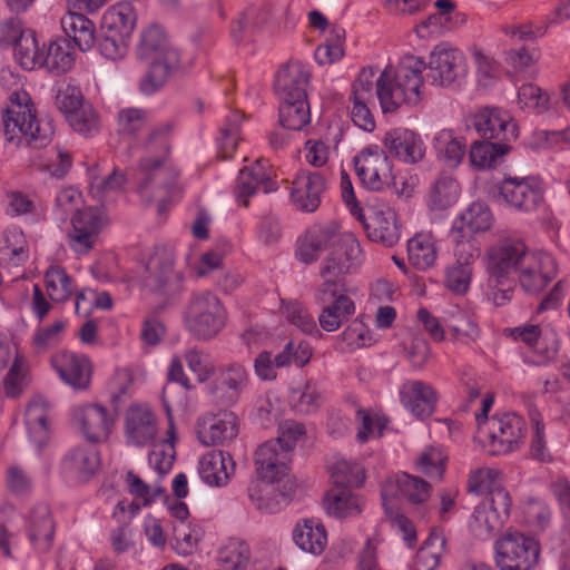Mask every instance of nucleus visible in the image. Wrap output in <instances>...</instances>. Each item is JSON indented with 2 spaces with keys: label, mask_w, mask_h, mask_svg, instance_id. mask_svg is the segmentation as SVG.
<instances>
[{
  "label": "nucleus",
  "mask_w": 570,
  "mask_h": 570,
  "mask_svg": "<svg viewBox=\"0 0 570 570\" xmlns=\"http://www.w3.org/2000/svg\"><path fill=\"white\" fill-rule=\"evenodd\" d=\"M326 469L332 489L360 488L365 481L364 468L357 461L338 454L328 459Z\"/></svg>",
  "instance_id": "ea45409f"
},
{
  "label": "nucleus",
  "mask_w": 570,
  "mask_h": 570,
  "mask_svg": "<svg viewBox=\"0 0 570 570\" xmlns=\"http://www.w3.org/2000/svg\"><path fill=\"white\" fill-rule=\"evenodd\" d=\"M344 29L341 27H332L330 35L325 38V42L320 45L314 52L316 62L325 66L338 61L344 55Z\"/></svg>",
  "instance_id": "774afa93"
},
{
  "label": "nucleus",
  "mask_w": 570,
  "mask_h": 570,
  "mask_svg": "<svg viewBox=\"0 0 570 570\" xmlns=\"http://www.w3.org/2000/svg\"><path fill=\"white\" fill-rule=\"evenodd\" d=\"M381 495L383 508L389 511V503H395L400 498L411 503L426 501L431 495V485L417 476L401 472L384 481Z\"/></svg>",
  "instance_id": "a878e982"
},
{
  "label": "nucleus",
  "mask_w": 570,
  "mask_h": 570,
  "mask_svg": "<svg viewBox=\"0 0 570 570\" xmlns=\"http://www.w3.org/2000/svg\"><path fill=\"white\" fill-rule=\"evenodd\" d=\"M72 422L87 441L102 443L111 435L116 419L105 405L89 402L72 409Z\"/></svg>",
  "instance_id": "a211bd4d"
},
{
  "label": "nucleus",
  "mask_w": 570,
  "mask_h": 570,
  "mask_svg": "<svg viewBox=\"0 0 570 570\" xmlns=\"http://www.w3.org/2000/svg\"><path fill=\"white\" fill-rule=\"evenodd\" d=\"M399 394L402 405L416 417H428L435 410L438 394L429 383L406 381L400 387Z\"/></svg>",
  "instance_id": "c9c22d12"
},
{
  "label": "nucleus",
  "mask_w": 570,
  "mask_h": 570,
  "mask_svg": "<svg viewBox=\"0 0 570 570\" xmlns=\"http://www.w3.org/2000/svg\"><path fill=\"white\" fill-rule=\"evenodd\" d=\"M173 130L174 122L167 120L148 132L135 173L137 193L146 202H159V210L164 209L167 200L180 199L185 189L177 180L178 171L168 166Z\"/></svg>",
  "instance_id": "f257e3e1"
},
{
  "label": "nucleus",
  "mask_w": 570,
  "mask_h": 570,
  "mask_svg": "<svg viewBox=\"0 0 570 570\" xmlns=\"http://www.w3.org/2000/svg\"><path fill=\"white\" fill-rule=\"evenodd\" d=\"M525 436V422L515 413H503L491 417L478 416L476 442L493 455L517 451Z\"/></svg>",
  "instance_id": "423d86ee"
},
{
  "label": "nucleus",
  "mask_w": 570,
  "mask_h": 570,
  "mask_svg": "<svg viewBox=\"0 0 570 570\" xmlns=\"http://www.w3.org/2000/svg\"><path fill=\"white\" fill-rule=\"evenodd\" d=\"M446 451L439 445L426 446L416 458V470L431 479L441 480L448 462Z\"/></svg>",
  "instance_id": "680f3d73"
},
{
  "label": "nucleus",
  "mask_w": 570,
  "mask_h": 570,
  "mask_svg": "<svg viewBox=\"0 0 570 570\" xmlns=\"http://www.w3.org/2000/svg\"><path fill=\"white\" fill-rule=\"evenodd\" d=\"M325 512L335 519H352L358 517L365 507L360 494L347 489H331L323 499Z\"/></svg>",
  "instance_id": "79ce46f5"
},
{
  "label": "nucleus",
  "mask_w": 570,
  "mask_h": 570,
  "mask_svg": "<svg viewBox=\"0 0 570 570\" xmlns=\"http://www.w3.org/2000/svg\"><path fill=\"white\" fill-rule=\"evenodd\" d=\"M331 244L333 248L322 264L321 277L345 282L344 276L360 268L365 256L357 237L351 232L341 233L336 222L311 226L297 240L296 257L304 264H311Z\"/></svg>",
  "instance_id": "f03ea898"
},
{
  "label": "nucleus",
  "mask_w": 570,
  "mask_h": 570,
  "mask_svg": "<svg viewBox=\"0 0 570 570\" xmlns=\"http://www.w3.org/2000/svg\"><path fill=\"white\" fill-rule=\"evenodd\" d=\"M507 142L474 141L469 151L471 165L478 169H490L499 166L510 151V146Z\"/></svg>",
  "instance_id": "864d4df0"
},
{
  "label": "nucleus",
  "mask_w": 570,
  "mask_h": 570,
  "mask_svg": "<svg viewBox=\"0 0 570 570\" xmlns=\"http://www.w3.org/2000/svg\"><path fill=\"white\" fill-rule=\"evenodd\" d=\"M204 537L203 528L197 523H174L171 549L179 557L195 553Z\"/></svg>",
  "instance_id": "4d7b16f0"
},
{
  "label": "nucleus",
  "mask_w": 570,
  "mask_h": 570,
  "mask_svg": "<svg viewBox=\"0 0 570 570\" xmlns=\"http://www.w3.org/2000/svg\"><path fill=\"white\" fill-rule=\"evenodd\" d=\"M236 471V463L228 452L210 451L204 454L198 462L200 480L212 488L226 487Z\"/></svg>",
  "instance_id": "2f4dec72"
},
{
  "label": "nucleus",
  "mask_w": 570,
  "mask_h": 570,
  "mask_svg": "<svg viewBox=\"0 0 570 570\" xmlns=\"http://www.w3.org/2000/svg\"><path fill=\"white\" fill-rule=\"evenodd\" d=\"M262 188L265 193L277 189V184L269 176L267 164L257 160L248 168L239 170L234 189L235 199L239 205L247 206L248 198Z\"/></svg>",
  "instance_id": "72a5a7b5"
},
{
  "label": "nucleus",
  "mask_w": 570,
  "mask_h": 570,
  "mask_svg": "<svg viewBox=\"0 0 570 570\" xmlns=\"http://www.w3.org/2000/svg\"><path fill=\"white\" fill-rule=\"evenodd\" d=\"M493 224L494 216L490 207L482 202H474L454 217L451 228L456 234L476 236L489 232Z\"/></svg>",
  "instance_id": "58836bf2"
},
{
  "label": "nucleus",
  "mask_w": 570,
  "mask_h": 570,
  "mask_svg": "<svg viewBox=\"0 0 570 570\" xmlns=\"http://www.w3.org/2000/svg\"><path fill=\"white\" fill-rule=\"evenodd\" d=\"M279 109V121L291 130H302L311 121L309 106L306 99H284Z\"/></svg>",
  "instance_id": "e2e57ef3"
},
{
  "label": "nucleus",
  "mask_w": 570,
  "mask_h": 570,
  "mask_svg": "<svg viewBox=\"0 0 570 570\" xmlns=\"http://www.w3.org/2000/svg\"><path fill=\"white\" fill-rule=\"evenodd\" d=\"M325 188V179L322 175L307 170L301 171L292 183L291 199L299 210L313 213L318 208Z\"/></svg>",
  "instance_id": "473e14b6"
},
{
  "label": "nucleus",
  "mask_w": 570,
  "mask_h": 570,
  "mask_svg": "<svg viewBox=\"0 0 570 570\" xmlns=\"http://www.w3.org/2000/svg\"><path fill=\"white\" fill-rule=\"evenodd\" d=\"M518 107L529 114L543 115L552 108L550 95L533 83H524L518 89Z\"/></svg>",
  "instance_id": "052dcab7"
},
{
  "label": "nucleus",
  "mask_w": 570,
  "mask_h": 570,
  "mask_svg": "<svg viewBox=\"0 0 570 570\" xmlns=\"http://www.w3.org/2000/svg\"><path fill=\"white\" fill-rule=\"evenodd\" d=\"M461 194L459 183L451 176H441L431 186L426 205L433 213H441L454 206Z\"/></svg>",
  "instance_id": "8fccbe9b"
},
{
  "label": "nucleus",
  "mask_w": 570,
  "mask_h": 570,
  "mask_svg": "<svg viewBox=\"0 0 570 570\" xmlns=\"http://www.w3.org/2000/svg\"><path fill=\"white\" fill-rule=\"evenodd\" d=\"M135 53L148 67L140 85L145 94L156 91L180 67L178 50L171 46L167 32L158 23H150L141 29Z\"/></svg>",
  "instance_id": "39448f33"
},
{
  "label": "nucleus",
  "mask_w": 570,
  "mask_h": 570,
  "mask_svg": "<svg viewBox=\"0 0 570 570\" xmlns=\"http://www.w3.org/2000/svg\"><path fill=\"white\" fill-rule=\"evenodd\" d=\"M499 197L511 208L533 213L544 203L546 184L537 176L510 177L498 185Z\"/></svg>",
  "instance_id": "dca6fc26"
},
{
  "label": "nucleus",
  "mask_w": 570,
  "mask_h": 570,
  "mask_svg": "<svg viewBox=\"0 0 570 570\" xmlns=\"http://www.w3.org/2000/svg\"><path fill=\"white\" fill-rule=\"evenodd\" d=\"M68 12L61 19V26L68 37L72 38L80 50L91 49L96 41L95 24L85 14Z\"/></svg>",
  "instance_id": "603ef678"
},
{
  "label": "nucleus",
  "mask_w": 570,
  "mask_h": 570,
  "mask_svg": "<svg viewBox=\"0 0 570 570\" xmlns=\"http://www.w3.org/2000/svg\"><path fill=\"white\" fill-rule=\"evenodd\" d=\"M30 381L27 356L11 337L0 335V392L9 397L19 396Z\"/></svg>",
  "instance_id": "4468645a"
},
{
  "label": "nucleus",
  "mask_w": 570,
  "mask_h": 570,
  "mask_svg": "<svg viewBox=\"0 0 570 570\" xmlns=\"http://www.w3.org/2000/svg\"><path fill=\"white\" fill-rule=\"evenodd\" d=\"M183 320L191 336L198 341H210L225 328L228 314L216 294L200 292L191 296Z\"/></svg>",
  "instance_id": "6e6552de"
},
{
  "label": "nucleus",
  "mask_w": 570,
  "mask_h": 570,
  "mask_svg": "<svg viewBox=\"0 0 570 570\" xmlns=\"http://www.w3.org/2000/svg\"><path fill=\"white\" fill-rule=\"evenodd\" d=\"M407 259L419 271H426L438 259V245L431 232L422 230L407 240Z\"/></svg>",
  "instance_id": "a18cd8bd"
},
{
  "label": "nucleus",
  "mask_w": 570,
  "mask_h": 570,
  "mask_svg": "<svg viewBox=\"0 0 570 570\" xmlns=\"http://www.w3.org/2000/svg\"><path fill=\"white\" fill-rule=\"evenodd\" d=\"M4 131L8 140L24 136L31 140H48L53 134L50 121L38 120L33 104L26 90L9 95V104L3 115Z\"/></svg>",
  "instance_id": "9b49d317"
},
{
  "label": "nucleus",
  "mask_w": 570,
  "mask_h": 570,
  "mask_svg": "<svg viewBox=\"0 0 570 570\" xmlns=\"http://www.w3.org/2000/svg\"><path fill=\"white\" fill-rule=\"evenodd\" d=\"M469 491L475 494H485L484 500L497 502L498 493H509L502 485V475L499 471L482 468L471 473L469 479Z\"/></svg>",
  "instance_id": "bf43d9fd"
},
{
  "label": "nucleus",
  "mask_w": 570,
  "mask_h": 570,
  "mask_svg": "<svg viewBox=\"0 0 570 570\" xmlns=\"http://www.w3.org/2000/svg\"><path fill=\"white\" fill-rule=\"evenodd\" d=\"M136 26L137 12L130 2L119 1L110 6L101 19L104 31V38L99 43L101 55L112 61L125 58Z\"/></svg>",
  "instance_id": "0eeeda50"
},
{
  "label": "nucleus",
  "mask_w": 570,
  "mask_h": 570,
  "mask_svg": "<svg viewBox=\"0 0 570 570\" xmlns=\"http://www.w3.org/2000/svg\"><path fill=\"white\" fill-rule=\"evenodd\" d=\"M292 538L301 551L316 557L325 551L328 543L326 528L316 518L298 520L293 528Z\"/></svg>",
  "instance_id": "e433bc0d"
},
{
  "label": "nucleus",
  "mask_w": 570,
  "mask_h": 570,
  "mask_svg": "<svg viewBox=\"0 0 570 570\" xmlns=\"http://www.w3.org/2000/svg\"><path fill=\"white\" fill-rule=\"evenodd\" d=\"M511 507L512 500L509 493L499 492L497 502L483 500L471 515L470 531L475 538L489 539L508 520Z\"/></svg>",
  "instance_id": "412c9836"
},
{
  "label": "nucleus",
  "mask_w": 570,
  "mask_h": 570,
  "mask_svg": "<svg viewBox=\"0 0 570 570\" xmlns=\"http://www.w3.org/2000/svg\"><path fill=\"white\" fill-rule=\"evenodd\" d=\"M50 364L59 380L72 390L85 391L90 386L92 365L86 355L62 350L51 356Z\"/></svg>",
  "instance_id": "4be33fe9"
},
{
  "label": "nucleus",
  "mask_w": 570,
  "mask_h": 570,
  "mask_svg": "<svg viewBox=\"0 0 570 570\" xmlns=\"http://www.w3.org/2000/svg\"><path fill=\"white\" fill-rule=\"evenodd\" d=\"M147 276L144 278V285L150 289H158L176 277L174 272V261L170 255L156 254L153 256L146 267Z\"/></svg>",
  "instance_id": "0e129e2a"
},
{
  "label": "nucleus",
  "mask_w": 570,
  "mask_h": 570,
  "mask_svg": "<svg viewBox=\"0 0 570 570\" xmlns=\"http://www.w3.org/2000/svg\"><path fill=\"white\" fill-rule=\"evenodd\" d=\"M158 420L147 403H131L124 415V436L131 446L144 448L156 441Z\"/></svg>",
  "instance_id": "6ab92c4d"
},
{
  "label": "nucleus",
  "mask_w": 570,
  "mask_h": 570,
  "mask_svg": "<svg viewBox=\"0 0 570 570\" xmlns=\"http://www.w3.org/2000/svg\"><path fill=\"white\" fill-rule=\"evenodd\" d=\"M425 62L416 56L403 57L397 66H387L376 78V97L384 115L413 107L422 100Z\"/></svg>",
  "instance_id": "20e7f679"
},
{
  "label": "nucleus",
  "mask_w": 570,
  "mask_h": 570,
  "mask_svg": "<svg viewBox=\"0 0 570 570\" xmlns=\"http://www.w3.org/2000/svg\"><path fill=\"white\" fill-rule=\"evenodd\" d=\"M428 80L438 87H450L464 81L469 75L465 55L448 43H440L430 53Z\"/></svg>",
  "instance_id": "2eb2a0df"
},
{
  "label": "nucleus",
  "mask_w": 570,
  "mask_h": 570,
  "mask_svg": "<svg viewBox=\"0 0 570 570\" xmlns=\"http://www.w3.org/2000/svg\"><path fill=\"white\" fill-rule=\"evenodd\" d=\"M75 63V50L68 39L59 38L52 40L48 47L45 46V62L49 71L56 73L67 72Z\"/></svg>",
  "instance_id": "13d9d810"
},
{
  "label": "nucleus",
  "mask_w": 570,
  "mask_h": 570,
  "mask_svg": "<svg viewBox=\"0 0 570 570\" xmlns=\"http://www.w3.org/2000/svg\"><path fill=\"white\" fill-rule=\"evenodd\" d=\"M528 249V246L517 238H503L490 246L483 257L490 282L509 286L515 283Z\"/></svg>",
  "instance_id": "f8f14e48"
},
{
  "label": "nucleus",
  "mask_w": 570,
  "mask_h": 570,
  "mask_svg": "<svg viewBox=\"0 0 570 570\" xmlns=\"http://www.w3.org/2000/svg\"><path fill=\"white\" fill-rule=\"evenodd\" d=\"M47 416V400L39 395L32 397L24 410V424L30 442L37 448H42L49 439Z\"/></svg>",
  "instance_id": "c03bdc74"
},
{
  "label": "nucleus",
  "mask_w": 570,
  "mask_h": 570,
  "mask_svg": "<svg viewBox=\"0 0 570 570\" xmlns=\"http://www.w3.org/2000/svg\"><path fill=\"white\" fill-rule=\"evenodd\" d=\"M558 264L556 258L546 250L528 249L521 267L519 269L517 282L529 293H538L557 276Z\"/></svg>",
  "instance_id": "aec40b11"
},
{
  "label": "nucleus",
  "mask_w": 570,
  "mask_h": 570,
  "mask_svg": "<svg viewBox=\"0 0 570 570\" xmlns=\"http://www.w3.org/2000/svg\"><path fill=\"white\" fill-rule=\"evenodd\" d=\"M309 67L301 61H291L276 73L275 90L282 100L306 99Z\"/></svg>",
  "instance_id": "f704fd0d"
},
{
  "label": "nucleus",
  "mask_w": 570,
  "mask_h": 570,
  "mask_svg": "<svg viewBox=\"0 0 570 570\" xmlns=\"http://www.w3.org/2000/svg\"><path fill=\"white\" fill-rule=\"evenodd\" d=\"M55 534V522L51 517L50 508L47 504L37 505L29 521V538L36 549L46 551Z\"/></svg>",
  "instance_id": "09e8293b"
},
{
  "label": "nucleus",
  "mask_w": 570,
  "mask_h": 570,
  "mask_svg": "<svg viewBox=\"0 0 570 570\" xmlns=\"http://www.w3.org/2000/svg\"><path fill=\"white\" fill-rule=\"evenodd\" d=\"M56 212L60 218L70 219L67 240L78 255H87L99 243L100 234L108 224L101 206L89 205L76 187L62 188L56 197Z\"/></svg>",
  "instance_id": "7ed1b4c3"
},
{
  "label": "nucleus",
  "mask_w": 570,
  "mask_h": 570,
  "mask_svg": "<svg viewBox=\"0 0 570 570\" xmlns=\"http://www.w3.org/2000/svg\"><path fill=\"white\" fill-rule=\"evenodd\" d=\"M249 546L239 539L228 540L219 550V562L227 570H245L250 563Z\"/></svg>",
  "instance_id": "338daca9"
},
{
  "label": "nucleus",
  "mask_w": 570,
  "mask_h": 570,
  "mask_svg": "<svg viewBox=\"0 0 570 570\" xmlns=\"http://www.w3.org/2000/svg\"><path fill=\"white\" fill-rule=\"evenodd\" d=\"M374 78V68H363L353 83L351 117L355 126L367 132L375 129V120L368 108V102L373 98Z\"/></svg>",
  "instance_id": "bb28decb"
},
{
  "label": "nucleus",
  "mask_w": 570,
  "mask_h": 570,
  "mask_svg": "<svg viewBox=\"0 0 570 570\" xmlns=\"http://www.w3.org/2000/svg\"><path fill=\"white\" fill-rule=\"evenodd\" d=\"M436 159L444 167H459L465 156V140L452 129H441L432 138Z\"/></svg>",
  "instance_id": "a19ab883"
},
{
  "label": "nucleus",
  "mask_w": 570,
  "mask_h": 570,
  "mask_svg": "<svg viewBox=\"0 0 570 570\" xmlns=\"http://www.w3.org/2000/svg\"><path fill=\"white\" fill-rule=\"evenodd\" d=\"M382 144L391 157L404 165H416L425 158L426 145L413 129L392 128L385 132Z\"/></svg>",
  "instance_id": "b1692460"
},
{
  "label": "nucleus",
  "mask_w": 570,
  "mask_h": 570,
  "mask_svg": "<svg viewBox=\"0 0 570 570\" xmlns=\"http://www.w3.org/2000/svg\"><path fill=\"white\" fill-rule=\"evenodd\" d=\"M274 483L256 478L248 485V501L255 510L263 514H272L279 509L278 491Z\"/></svg>",
  "instance_id": "5fc2aeb1"
},
{
  "label": "nucleus",
  "mask_w": 570,
  "mask_h": 570,
  "mask_svg": "<svg viewBox=\"0 0 570 570\" xmlns=\"http://www.w3.org/2000/svg\"><path fill=\"white\" fill-rule=\"evenodd\" d=\"M45 286L47 294L53 302H66L77 291L72 277L65 267L52 264L45 273Z\"/></svg>",
  "instance_id": "6e6d98bb"
},
{
  "label": "nucleus",
  "mask_w": 570,
  "mask_h": 570,
  "mask_svg": "<svg viewBox=\"0 0 570 570\" xmlns=\"http://www.w3.org/2000/svg\"><path fill=\"white\" fill-rule=\"evenodd\" d=\"M472 126L485 139L512 141L519 136V128L512 115L502 108L484 107L472 115Z\"/></svg>",
  "instance_id": "393cba45"
},
{
  "label": "nucleus",
  "mask_w": 570,
  "mask_h": 570,
  "mask_svg": "<svg viewBox=\"0 0 570 570\" xmlns=\"http://www.w3.org/2000/svg\"><path fill=\"white\" fill-rule=\"evenodd\" d=\"M508 333L515 341H521L542 353L547 361L553 360L559 350V338L554 330L546 326L543 328L534 324H528L509 328Z\"/></svg>",
  "instance_id": "4c0bfd02"
},
{
  "label": "nucleus",
  "mask_w": 570,
  "mask_h": 570,
  "mask_svg": "<svg viewBox=\"0 0 570 570\" xmlns=\"http://www.w3.org/2000/svg\"><path fill=\"white\" fill-rule=\"evenodd\" d=\"M88 179L90 195L99 202H114L126 183L125 175L118 170L102 176L98 165L88 169Z\"/></svg>",
  "instance_id": "de8ad7c7"
},
{
  "label": "nucleus",
  "mask_w": 570,
  "mask_h": 570,
  "mask_svg": "<svg viewBox=\"0 0 570 570\" xmlns=\"http://www.w3.org/2000/svg\"><path fill=\"white\" fill-rule=\"evenodd\" d=\"M249 374L240 363H230L222 366L213 390L214 397L225 405H233L246 390Z\"/></svg>",
  "instance_id": "c85d7f7f"
},
{
  "label": "nucleus",
  "mask_w": 570,
  "mask_h": 570,
  "mask_svg": "<svg viewBox=\"0 0 570 570\" xmlns=\"http://www.w3.org/2000/svg\"><path fill=\"white\" fill-rule=\"evenodd\" d=\"M468 51L474 66L478 87L482 89L494 87L501 78L500 62L481 46L473 45Z\"/></svg>",
  "instance_id": "49530a36"
},
{
  "label": "nucleus",
  "mask_w": 570,
  "mask_h": 570,
  "mask_svg": "<svg viewBox=\"0 0 570 570\" xmlns=\"http://www.w3.org/2000/svg\"><path fill=\"white\" fill-rule=\"evenodd\" d=\"M450 338L456 344H470L480 335L473 314L460 306H452L444 313Z\"/></svg>",
  "instance_id": "37998d69"
},
{
  "label": "nucleus",
  "mask_w": 570,
  "mask_h": 570,
  "mask_svg": "<svg viewBox=\"0 0 570 570\" xmlns=\"http://www.w3.org/2000/svg\"><path fill=\"white\" fill-rule=\"evenodd\" d=\"M362 225L370 240L392 247L401 238V226L395 209L380 199L368 200L354 216Z\"/></svg>",
  "instance_id": "ddd939ff"
},
{
  "label": "nucleus",
  "mask_w": 570,
  "mask_h": 570,
  "mask_svg": "<svg viewBox=\"0 0 570 570\" xmlns=\"http://www.w3.org/2000/svg\"><path fill=\"white\" fill-rule=\"evenodd\" d=\"M292 455L276 442L263 443L255 453L257 478L267 482L281 481L289 471Z\"/></svg>",
  "instance_id": "cd10ccee"
},
{
  "label": "nucleus",
  "mask_w": 570,
  "mask_h": 570,
  "mask_svg": "<svg viewBox=\"0 0 570 570\" xmlns=\"http://www.w3.org/2000/svg\"><path fill=\"white\" fill-rule=\"evenodd\" d=\"M356 174L370 190L382 191L394 180L393 165L386 153L377 145H371L354 157Z\"/></svg>",
  "instance_id": "f3484780"
},
{
  "label": "nucleus",
  "mask_w": 570,
  "mask_h": 570,
  "mask_svg": "<svg viewBox=\"0 0 570 570\" xmlns=\"http://www.w3.org/2000/svg\"><path fill=\"white\" fill-rule=\"evenodd\" d=\"M356 419L361 423L356 438L362 443L371 439L380 438L389 425L386 415L375 409L357 410Z\"/></svg>",
  "instance_id": "69168bd1"
},
{
  "label": "nucleus",
  "mask_w": 570,
  "mask_h": 570,
  "mask_svg": "<svg viewBox=\"0 0 570 570\" xmlns=\"http://www.w3.org/2000/svg\"><path fill=\"white\" fill-rule=\"evenodd\" d=\"M14 59L26 70L42 67L45 62V45L40 47L39 39L32 29H27L18 38L13 50Z\"/></svg>",
  "instance_id": "3c124183"
},
{
  "label": "nucleus",
  "mask_w": 570,
  "mask_h": 570,
  "mask_svg": "<svg viewBox=\"0 0 570 570\" xmlns=\"http://www.w3.org/2000/svg\"><path fill=\"white\" fill-rule=\"evenodd\" d=\"M195 433L204 446L225 445L238 434V419L229 411L208 413L197 419Z\"/></svg>",
  "instance_id": "5701e85b"
},
{
  "label": "nucleus",
  "mask_w": 570,
  "mask_h": 570,
  "mask_svg": "<svg viewBox=\"0 0 570 570\" xmlns=\"http://www.w3.org/2000/svg\"><path fill=\"white\" fill-rule=\"evenodd\" d=\"M357 293L356 285L322 279L315 291V299L322 305L317 318L323 331H337L355 314L356 305L353 297Z\"/></svg>",
  "instance_id": "1a4fd4ad"
},
{
  "label": "nucleus",
  "mask_w": 570,
  "mask_h": 570,
  "mask_svg": "<svg viewBox=\"0 0 570 570\" xmlns=\"http://www.w3.org/2000/svg\"><path fill=\"white\" fill-rule=\"evenodd\" d=\"M493 558L500 570H534L540 562L539 540L518 529H507L493 544Z\"/></svg>",
  "instance_id": "9d476101"
},
{
  "label": "nucleus",
  "mask_w": 570,
  "mask_h": 570,
  "mask_svg": "<svg viewBox=\"0 0 570 570\" xmlns=\"http://www.w3.org/2000/svg\"><path fill=\"white\" fill-rule=\"evenodd\" d=\"M164 406L168 419V426L165 432V436L159 441H155L150 444L151 450L148 454L149 466L160 478L168 474L174 466L176 456L175 443L177 441V432L173 419V410L166 399H164Z\"/></svg>",
  "instance_id": "7c9ffc66"
},
{
  "label": "nucleus",
  "mask_w": 570,
  "mask_h": 570,
  "mask_svg": "<svg viewBox=\"0 0 570 570\" xmlns=\"http://www.w3.org/2000/svg\"><path fill=\"white\" fill-rule=\"evenodd\" d=\"M100 453L92 446H77L69 451L61 462V473L76 482L89 481L99 470Z\"/></svg>",
  "instance_id": "c756f323"
}]
</instances>
